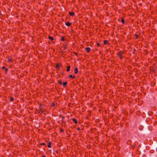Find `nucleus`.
Listing matches in <instances>:
<instances>
[{"label": "nucleus", "instance_id": "a878e982", "mask_svg": "<svg viewBox=\"0 0 157 157\" xmlns=\"http://www.w3.org/2000/svg\"><path fill=\"white\" fill-rule=\"evenodd\" d=\"M42 157H46V156L45 155H43Z\"/></svg>", "mask_w": 157, "mask_h": 157}, {"label": "nucleus", "instance_id": "ddd939ff", "mask_svg": "<svg viewBox=\"0 0 157 157\" xmlns=\"http://www.w3.org/2000/svg\"><path fill=\"white\" fill-rule=\"evenodd\" d=\"M138 37V35L137 34H135L134 36V38L135 39H137Z\"/></svg>", "mask_w": 157, "mask_h": 157}, {"label": "nucleus", "instance_id": "bb28decb", "mask_svg": "<svg viewBox=\"0 0 157 157\" xmlns=\"http://www.w3.org/2000/svg\"><path fill=\"white\" fill-rule=\"evenodd\" d=\"M61 130V132H63V130H62V129H61V130Z\"/></svg>", "mask_w": 157, "mask_h": 157}, {"label": "nucleus", "instance_id": "aec40b11", "mask_svg": "<svg viewBox=\"0 0 157 157\" xmlns=\"http://www.w3.org/2000/svg\"><path fill=\"white\" fill-rule=\"evenodd\" d=\"M52 106H55V104L54 103H52Z\"/></svg>", "mask_w": 157, "mask_h": 157}, {"label": "nucleus", "instance_id": "a211bd4d", "mask_svg": "<svg viewBox=\"0 0 157 157\" xmlns=\"http://www.w3.org/2000/svg\"><path fill=\"white\" fill-rule=\"evenodd\" d=\"M59 65L58 64H57L56 65V68H59Z\"/></svg>", "mask_w": 157, "mask_h": 157}, {"label": "nucleus", "instance_id": "4468645a", "mask_svg": "<svg viewBox=\"0 0 157 157\" xmlns=\"http://www.w3.org/2000/svg\"><path fill=\"white\" fill-rule=\"evenodd\" d=\"M121 21L123 24H124L125 23L124 21V20L123 18H122L121 19Z\"/></svg>", "mask_w": 157, "mask_h": 157}, {"label": "nucleus", "instance_id": "f8f14e48", "mask_svg": "<svg viewBox=\"0 0 157 157\" xmlns=\"http://www.w3.org/2000/svg\"><path fill=\"white\" fill-rule=\"evenodd\" d=\"M108 43V41L106 40H105L104 41V44H106Z\"/></svg>", "mask_w": 157, "mask_h": 157}, {"label": "nucleus", "instance_id": "b1692460", "mask_svg": "<svg viewBox=\"0 0 157 157\" xmlns=\"http://www.w3.org/2000/svg\"><path fill=\"white\" fill-rule=\"evenodd\" d=\"M2 69H5V67H2Z\"/></svg>", "mask_w": 157, "mask_h": 157}, {"label": "nucleus", "instance_id": "412c9836", "mask_svg": "<svg viewBox=\"0 0 157 157\" xmlns=\"http://www.w3.org/2000/svg\"><path fill=\"white\" fill-rule=\"evenodd\" d=\"M41 145H45V143H41Z\"/></svg>", "mask_w": 157, "mask_h": 157}, {"label": "nucleus", "instance_id": "0eeeda50", "mask_svg": "<svg viewBox=\"0 0 157 157\" xmlns=\"http://www.w3.org/2000/svg\"><path fill=\"white\" fill-rule=\"evenodd\" d=\"M70 66H68L67 67V71H70Z\"/></svg>", "mask_w": 157, "mask_h": 157}, {"label": "nucleus", "instance_id": "f03ea898", "mask_svg": "<svg viewBox=\"0 0 157 157\" xmlns=\"http://www.w3.org/2000/svg\"><path fill=\"white\" fill-rule=\"evenodd\" d=\"M85 50L86 52L89 53L90 50V48L89 47H86L85 48Z\"/></svg>", "mask_w": 157, "mask_h": 157}, {"label": "nucleus", "instance_id": "5701e85b", "mask_svg": "<svg viewBox=\"0 0 157 157\" xmlns=\"http://www.w3.org/2000/svg\"><path fill=\"white\" fill-rule=\"evenodd\" d=\"M97 46H99V45H100V44H99V43H98V44H97Z\"/></svg>", "mask_w": 157, "mask_h": 157}, {"label": "nucleus", "instance_id": "7ed1b4c3", "mask_svg": "<svg viewBox=\"0 0 157 157\" xmlns=\"http://www.w3.org/2000/svg\"><path fill=\"white\" fill-rule=\"evenodd\" d=\"M71 24V23L68 22H67L65 23V25L67 26H70Z\"/></svg>", "mask_w": 157, "mask_h": 157}, {"label": "nucleus", "instance_id": "cd10ccee", "mask_svg": "<svg viewBox=\"0 0 157 157\" xmlns=\"http://www.w3.org/2000/svg\"><path fill=\"white\" fill-rule=\"evenodd\" d=\"M75 54L76 55H77V53H75Z\"/></svg>", "mask_w": 157, "mask_h": 157}, {"label": "nucleus", "instance_id": "2eb2a0df", "mask_svg": "<svg viewBox=\"0 0 157 157\" xmlns=\"http://www.w3.org/2000/svg\"><path fill=\"white\" fill-rule=\"evenodd\" d=\"M50 144H51V143L50 142H49L48 143V146L49 148H50L51 147Z\"/></svg>", "mask_w": 157, "mask_h": 157}, {"label": "nucleus", "instance_id": "4be33fe9", "mask_svg": "<svg viewBox=\"0 0 157 157\" xmlns=\"http://www.w3.org/2000/svg\"><path fill=\"white\" fill-rule=\"evenodd\" d=\"M40 110V111H41V113H42L44 112V111H43L42 110Z\"/></svg>", "mask_w": 157, "mask_h": 157}, {"label": "nucleus", "instance_id": "20e7f679", "mask_svg": "<svg viewBox=\"0 0 157 157\" xmlns=\"http://www.w3.org/2000/svg\"><path fill=\"white\" fill-rule=\"evenodd\" d=\"M75 73L77 74L78 72V69L77 67H75Z\"/></svg>", "mask_w": 157, "mask_h": 157}, {"label": "nucleus", "instance_id": "423d86ee", "mask_svg": "<svg viewBox=\"0 0 157 157\" xmlns=\"http://www.w3.org/2000/svg\"><path fill=\"white\" fill-rule=\"evenodd\" d=\"M72 120L76 124L77 123V121L75 118H73L72 119Z\"/></svg>", "mask_w": 157, "mask_h": 157}, {"label": "nucleus", "instance_id": "f257e3e1", "mask_svg": "<svg viewBox=\"0 0 157 157\" xmlns=\"http://www.w3.org/2000/svg\"><path fill=\"white\" fill-rule=\"evenodd\" d=\"M123 53L122 52V51H121L117 54V55L119 56L120 59H121L123 57Z\"/></svg>", "mask_w": 157, "mask_h": 157}, {"label": "nucleus", "instance_id": "393cba45", "mask_svg": "<svg viewBox=\"0 0 157 157\" xmlns=\"http://www.w3.org/2000/svg\"><path fill=\"white\" fill-rule=\"evenodd\" d=\"M77 129H78V130H80V128H77Z\"/></svg>", "mask_w": 157, "mask_h": 157}, {"label": "nucleus", "instance_id": "f3484780", "mask_svg": "<svg viewBox=\"0 0 157 157\" xmlns=\"http://www.w3.org/2000/svg\"><path fill=\"white\" fill-rule=\"evenodd\" d=\"M61 40L63 41H64V37L63 36H62Z\"/></svg>", "mask_w": 157, "mask_h": 157}, {"label": "nucleus", "instance_id": "6e6552de", "mask_svg": "<svg viewBox=\"0 0 157 157\" xmlns=\"http://www.w3.org/2000/svg\"><path fill=\"white\" fill-rule=\"evenodd\" d=\"M150 71H154V67L152 66L150 67Z\"/></svg>", "mask_w": 157, "mask_h": 157}, {"label": "nucleus", "instance_id": "6ab92c4d", "mask_svg": "<svg viewBox=\"0 0 157 157\" xmlns=\"http://www.w3.org/2000/svg\"><path fill=\"white\" fill-rule=\"evenodd\" d=\"M8 60L9 62H11V60H12V59H11V58H8Z\"/></svg>", "mask_w": 157, "mask_h": 157}, {"label": "nucleus", "instance_id": "dca6fc26", "mask_svg": "<svg viewBox=\"0 0 157 157\" xmlns=\"http://www.w3.org/2000/svg\"><path fill=\"white\" fill-rule=\"evenodd\" d=\"M14 100V98L13 97H11L10 98V101H13Z\"/></svg>", "mask_w": 157, "mask_h": 157}, {"label": "nucleus", "instance_id": "1a4fd4ad", "mask_svg": "<svg viewBox=\"0 0 157 157\" xmlns=\"http://www.w3.org/2000/svg\"><path fill=\"white\" fill-rule=\"evenodd\" d=\"M48 38L50 40H53L54 39V38H53L52 37V36H49L48 37Z\"/></svg>", "mask_w": 157, "mask_h": 157}, {"label": "nucleus", "instance_id": "39448f33", "mask_svg": "<svg viewBox=\"0 0 157 157\" xmlns=\"http://www.w3.org/2000/svg\"><path fill=\"white\" fill-rule=\"evenodd\" d=\"M69 14L70 16H73L74 15L75 13L73 12H70Z\"/></svg>", "mask_w": 157, "mask_h": 157}, {"label": "nucleus", "instance_id": "9d476101", "mask_svg": "<svg viewBox=\"0 0 157 157\" xmlns=\"http://www.w3.org/2000/svg\"><path fill=\"white\" fill-rule=\"evenodd\" d=\"M69 78H75V76H73L72 75H70L69 76Z\"/></svg>", "mask_w": 157, "mask_h": 157}, {"label": "nucleus", "instance_id": "9b49d317", "mask_svg": "<svg viewBox=\"0 0 157 157\" xmlns=\"http://www.w3.org/2000/svg\"><path fill=\"white\" fill-rule=\"evenodd\" d=\"M67 84V82H63V86H65Z\"/></svg>", "mask_w": 157, "mask_h": 157}]
</instances>
